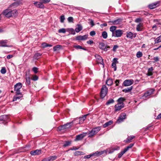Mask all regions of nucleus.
Here are the masks:
<instances>
[{
	"label": "nucleus",
	"mask_w": 161,
	"mask_h": 161,
	"mask_svg": "<svg viewBox=\"0 0 161 161\" xmlns=\"http://www.w3.org/2000/svg\"><path fill=\"white\" fill-rule=\"evenodd\" d=\"M101 130L100 127L95 128L88 133V137H92L97 133Z\"/></svg>",
	"instance_id": "f257e3e1"
},
{
	"label": "nucleus",
	"mask_w": 161,
	"mask_h": 161,
	"mask_svg": "<svg viewBox=\"0 0 161 161\" xmlns=\"http://www.w3.org/2000/svg\"><path fill=\"white\" fill-rule=\"evenodd\" d=\"M108 89L105 85L102 86L101 91V97L103 98L106 95L108 92Z\"/></svg>",
	"instance_id": "f03ea898"
},
{
	"label": "nucleus",
	"mask_w": 161,
	"mask_h": 161,
	"mask_svg": "<svg viewBox=\"0 0 161 161\" xmlns=\"http://www.w3.org/2000/svg\"><path fill=\"white\" fill-rule=\"evenodd\" d=\"M22 87V84L19 82L14 85V91H16V94L17 95L20 94V90Z\"/></svg>",
	"instance_id": "7ed1b4c3"
},
{
	"label": "nucleus",
	"mask_w": 161,
	"mask_h": 161,
	"mask_svg": "<svg viewBox=\"0 0 161 161\" xmlns=\"http://www.w3.org/2000/svg\"><path fill=\"white\" fill-rule=\"evenodd\" d=\"M73 124L72 122L67 123L64 125H62L61 126H59L58 127V130H64L68 129Z\"/></svg>",
	"instance_id": "20e7f679"
},
{
	"label": "nucleus",
	"mask_w": 161,
	"mask_h": 161,
	"mask_svg": "<svg viewBox=\"0 0 161 161\" xmlns=\"http://www.w3.org/2000/svg\"><path fill=\"white\" fill-rule=\"evenodd\" d=\"M9 120L8 117L6 115H4L0 116V124H5L6 121Z\"/></svg>",
	"instance_id": "39448f33"
},
{
	"label": "nucleus",
	"mask_w": 161,
	"mask_h": 161,
	"mask_svg": "<svg viewBox=\"0 0 161 161\" xmlns=\"http://www.w3.org/2000/svg\"><path fill=\"white\" fill-rule=\"evenodd\" d=\"M123 33L122 30H116L115 31V33L112 34V36L115 37H120L121 36Z\"/></svg>",
	"instance_id": "423d86ee"
},
{
	"label": "nucleus",
	"mask_w": 161,
	"mask_h": 161,
	"mask_svg": "<svg viewBox=\"0 0 161 161\" xmlns=\"http://www.w3.org/2000/svg\"><path fill=\"white\" fill-rule=\"evenodd\" d=\"M134 82L133 80L132 79L126 80L124 81L123 85L125 86H130Z\"/></svg>",
	"instance_id": "0eeeda50"
},
{
	"label": "nucleus",
	"mask_w": 161,
	"mask_h": 161,
	"mask_svg": "<svg viewBox=\"0 0 161 161\" xmlns=\"http://www.w3.org/2000/svg\"><path fill=\"white\" fill-rule=\"evenodd\" d=\"M154 91V90L153 89L149 90L148 91L144 93V95L142 96L144 100H146L145 98H146L152 94Z\"/></svg>",
	"instance_id": "6e6552de"
},
{
	"label": "nucleus",
	"mask_w": 161,
	"mask_h": 161,
	"mask_svg": "<svg viewBox=\"0 0 161 161\" xmlns=\"http://www.w3.org/2000/svg\"><path fill=\"white\" fill-rule=\"evenodd\" d=\"M95 57L96 58V61L97 62V63L98 64H102L103 66H104L103 59L102 58V57L97 54L95 55Z\"/></svg>",
	"instance_id": "1a4fd4ad"
},
{
	"label": "nucleus",
	"mask_w": 161,
	"mask_h": 161,
	"mask_svg": "<svg viewBox=\"0 0 161 161\" xmlns=\"http://www.w3.org/2000/svg\"><path fill=\"white\" fill-rule=\"evenodd\" d=\"M124 106V103H118L115 105V111H118L120 110L121 108H123Z\"/></svg>",
	"instance_id": "9d476101"
},
{
	"label": "nucleus",
	"mask_w": 161,
	"mask_h": 161,
	"mask_svg": "<svg viewBox=\"0 0 161 161\" xmlns=\"http://www.w3.org/2000/svg\"><path fill=\"white\" fill-rule=\"evenodd\" d=\"M126 114L125 113H122L121 114L119 119H118L117 121V122L118 123H119L122 122L124 119H125L126 118Z\"/></svg>",
	"instance_id": "9b49d317"
},
{
	"label": "nucleus",
	"mask_w": 161,
	"mask_h": 161,
	"mask_svg": "<svg viewBox=\"0 0 161 161\" xmlns=\"http://www.w3.org/2000/svg\"><path fill=\"white\" fill-rule=\"evenodd\" d=\"M11 11V9L9 8H8L5 10L3 12V14L6 17H10L11 14H10V12Z\"/></svg>",
	"instance_id": "f8f14e48"
},
{
	"label": "nucleus",
	"mask_w": 161,
	"mask_h": 161,
	"mask_svg": "<svg viewBox=\"0 0 161 161\" xmlns=\"http://www.w3.org/2000/svg\"><path fill=\"white\" fill-rule=\"evenodd\" d=\"M87 133H85L78 135L76 136L75 141H79L82 139L86 135Z\"/></svg>",
	"instance_id": "ddd939ff"
},
{
	"label": "nucleus",
	"mask_w": 161,
	"mask_h": 161,
	"mask_svg": "<svg viewBox=\"0 0 161 161\" xmlns=\"http://www.w3.org/2000/svg\"><path fill=\"white\" fill-rule=\"evenodd\" d=\"M118 58H114L113 59V62L112 64V67L113 68H114V70L116 71V63H118L117 61Z\"/></svg>",
	"instance_id": "4468645a"
},
{
	"label": "nucleus",
	"mask_w": 161,
	"mask_h": 161,
	"mask_svg": "<svg viewBox=\"0 0 161 161\" xmlns=\"http://www.w3.org/2000/svg\"><path fill=\"white\" fill-rule=\"evenodd\" d=\"M121 20L120 19H119L109 21L108 23H112V24L113 25H118L120 24L121 23Z\"/></svg>",
	"instance_id": "2eb2a0df"
},
{
	"label": "nucleus",
	"mask_w": 161,
	"mask_h": 161,
	"mask_svg": "<svg viewBox=\"0 0 161 161\" xmlns=\"http://www.w3.org/2000/svg\"><path fill=\"white\" fill-rule=\"evenodd\" d=\"M158 4L159 2H157L149 4L148 7L149 8L153 9L158 6Z\"/></svg>",
	"instance_id": "dca6fc26"
},
{
	"label": "nucleus",
	"mask_w": 161,
	"mask_h": 161,
	"mask_svg": "<svg viewBox=\"0 0 161 161\" xmlns=\"http://www.w3.org/2000/svg\"><path fill=\"white\" fill-rule=\"evenodd\" d=\"M7 40H2L0 41V46L3 47H8L7 45Z\"/></svg>",
	"instance_id": "f3484780"
},
{
	"label": "nucleus",
	"mask_w": 161,
	"mask_h": 161,
	"mask_svg": "<svg viewBox=\"0 0 161 161\" xmlns=\"http://www.w3.org/2000/svg\"><path fill=\"white\" fill-rule=\"evenodd\" d=\"M88 36L85 35L83 36H79L77 37L76 39L78 40H84L87 39Z\"/></svg>",
	"instance_id": "a211bd4d"
},
{
	"label": "nucleus",
	"mask_w": 161,
	"mask_h": 161,
	"mask_svg": "<svg viewBox=\"0 0 161 161\" xmlns=\"http://www.w3.org/2000/svg\"><path fill=\"white\" fill-rule=\"evenodd\" d=\"M41 153V150H36L33 151H32L31 152V154L32 155H39Z\"/></svg>",
	"instance_id": "6ab92c4d"
},
{
	"label": "nucleus",
	"mask_w": 161,
	"mask_h": 161,
	"mask_svg": "<svg viewBox=\"0 0 161 161\" xmlns=\"http://www.w3.org/2000/svg\"><path fill=\"white\" fill-rule=\"evenodd\" d=\"M135 136H128L126 140L124 141V142L126 143H130L132 141V140L133 139Z\"/></svg>",
	"instance_id": "aec40b11"
},
{
	"label": "nucleus",
	"mask_w": 161,
	"mask_h": 161,
	"mask_svg": "<svg viewBox=\"0 0 161 161\" xmlns=\"http://www.w3.org/2000/svg\"><path fill=\"white\" fill-rule=\"evenodd\" d=\"M34 4L36 6L41 8H43L44 7L43 4L41 2H36L34 3Z\"/></svg>",
	"instance_id": "412c9836"
},
{
	"label": "nucleus",
	"mask_w": 161,
	"mask_h": 161,
	"mask_svg": "<svg viewBox=\"0 0 161 161\" xmlns=\"http://www.w3.org/2000/svg\"><path fill=\"white\" fill-rule=\"evenodd\" d=\"M18 12L16 10L14 9L12 10L11 9V11L10 12V14H11L10 17L14 16L17 14Z\"/></svg>",
	"instance_id": "4be33fe9"
},
{
	"label": "nucleus",
	"mask_w": 161,
	"mask_h": 161,
	"mask_svg": "<svg viewBox=\"0 0 161 161\" xmlns=\"http://www.w3.org/2000/svg\"><path fill=\"white\" fill-rule=\"evenodd\" d=\"M84 121L82 120H81L80 118L79 119L77 118L75 120L72 121V123H73L75 124H77L78 123L79 124H81Z\"/></svg>",
	"instance_id": "5701e85b"
},
{
	"label": "nucleus",
	"mask_w": 161,
	"mask_h": 161,
	"mask_svg": "<svg viewBox=\"0 0 161 161\" xmlns=\"http://www.w3.org/2000/svg\"><path fill=\"white\" fill-rule=\"evenodd\" d=\"M22 97V95H21V93H20V94L17 95V94H16V95L14 96V97L13 101H16L18 99H20V98L21 97Z\"/></svg>",
	"instance_id": "b1692460"
},
{
	"label": "nucleus",
	"mask_w": 161,
	"mask_h": 161,
	"mask_svg": "<svg viewBox=\"0 0 161 161\" xmlns=\"http://www.w3.org/2000/svg\"><path fill=\"white\" fill-rule=\"evenodd\" d=\"M143 24L141 23H139L137 25L136 27V30L137 31H142V30Z\"/></svg>",
	"instance_id": "393cba45"
},
{
	"label": "nucleus",
	"mask_w": 161,
	"mask_h": 161,
	"mask_svg": "<svg viewBox=\"0 0 161 161\" xmlns=\"http://www.w3.org/2000/svg\"><path fill=\"white\" fill-rule=\"evenodd\" d=\"M104 153V151H102L101 152L97 151L95 153H92V155L93 156H98L103 154Z\"/></svg>",
	"instance_id": "a878e982"
},
{
	"label": "nucleus",
	"mask_w": 161,
	"mask_h": 161,
	"mask_svg": "<svg viewBox=\"0 0 161 161\" xmlns=\"http://www.w3.org/2000/svg\"><path fill=\"white\" fill-rule=\"evenodd\" d=\"M132 89V86H131L129 87H127L123 89L122 91L125 93H127L130 92Z\"/></svg>",
	"instance_id": "bb28decb"
},
{
	"label": "nucleus",
	"mask_w": 161,
	"mask_h": 161,
	"mask_svg": "<svg viewBox=\"0 0 161 161\" xmlns=\"http://www.w3.org/2000/svg\"><path fill=\"white\" fill-rule=\"evenodd\" d=\"M106 83L108 86L112 85L113 83V80L110 78L106 80Z\"/></svg>",
	"instance_id": "cd10ccee"
},
{
	"label": "nucleus",
	"mask_w": 161,
	"mask_h": 161,
	"mask_svg": "<svg viewBox=\"0 0 161 161\" xmlns=\"http://www.w3.org/2000/svg\"><path fill=\"white\" fill-rule=\"evenodd\" d=\"M82 29V26L80 25H77V27L76 28L75 30L76 32H79L81 31Z\"/></svg>",
	"instance_id": "c85d7f7f"
},
{
	"label": "nucleus",
	"mask_w": 161,
	"mask_h": 161,
	"mask_svg": "<svg viewBox=\"0 0 161 161\" xmlns=\"http://www.w3.org/2000/svg\"><path fill=\"white\" fill-rule=\"evenodd\" d=\"M153 70V67L149 68L148 70V72L147 74V75L148 76L152 75L153 74V72H152Z\"/></svg>",
	"instance_id": "c756f323"
},
{
	"label": "nucleus",
	"mask_w": 161,
	"mask_h": 161,
	"mask_svg": "<svg viewBox=\"0 0 161 161\" xmlns=\"http://www.w3.org/2000/svg\"><path fill=\"white\" fill-rule=\"evenodd\" d=\"M113 122L112 120H110L108 122H107L105 123L103 125L104 128H106L107 126L110 125L112 124Z\"/></svg>",
	"instance_id": "7c9ffc66"
},
{
	"label": "nucleus",
	"mask_w": 161,
	"mask_h": 161,
	"mask_svg": "<svg viewBox=\"0 0 161 161\" xmlns=\"http://www.w3.org/2000/svg\"><path fill=\"white\" fill-rule=\"evenodd\" d=\"M117 27L115 26H112L110 28V31L112 32V34L115 33V31H116Z\"/></svg>",
	"instance_id": "2f4dec72"
},
{
	"label": "nucleus",
	"mask_w": 161,
	"mask_h": 161,
	"mask_svg": "<svg viewBox=\"0 0 161 161\" xmlns=\"http://www.w3.org/2000/svg\"><path fill=\"white\" fill-rule=\"evenodd\" d=\"M155 43H158L161 42V35L158 37L154 40Z\"/></svg>",
	"instance_id": "473e14b6"
},
{
	"label": "nucleus",
	"mask_w": 161,
	"mask_h": 161,
	"mask_svg": "<svg viewBox=\"0 0 161 161\" xmlns=\"http://www.w3.org/2000/svg\"><path fill=\"white\" fill-rule=\"evenodd\" d=\"M19 3L18 2H15L12 4L10 6V7H15L19 5Z\"/></svg>",
	"instance_id": "72a5a7b5"
},
{
	"label": "nucleus",
	"mask_w": 161,
	"mask_h": 161,
	"mask_svg": "<svg viewBox=\"0 0 161 161\" xmlns=\"http://www.w3.org/2000/svg\"><path fill=\"white\" fill-rule=\"evenodd\" d=\"M125 100V99L124 98L121 97L118 99L117 102L118 103H123V102Z\"/></svg>",
	"instance_id": "f704fd0d"
},
{
	"label": "nucleus",
	"mask_w": 161,
	"mask_h": 161,
	"mask_svg": "<svg viewBox=\"0 0 161 161\" xmlns=\"http://www.w3.org/2000/svg\"><path fill=\"white\" fill-rule=\"evenodd\" d=\"M41 55L42 54L39 53H36L35 54L34 58L36 59H38L40 57Z\"/></svg>",
	"instance_id": "c9c22d12"
},
{
	"label": "nucleus",
	"mask_w": 161,
	"mask_h": 161,
	"mask_svg": "<svg viewBox=\"0 0 161 161\" xmlns=\"http://www.w3.org/2000/svg\"><path fill=\"white\" fill-rule=\"evenodd\" d=\"M134 144L133 143H131L128 146L125 148L124 150L126 152H127L130 148H131L134 146Z\"/></svg>",
	"instance_id": "e433bc0d"
},
{
	"label": "nucleus",
	"mask_w": 161,
	"mask_h": 161,
	"mask_svg": "<svg viewBox=\"0 0 161 161\" xmlns=\"http://www.w3.org/2000/svg\"><path fill=\"white\" fill-rule=\"evenodd\" d=\"M102 36L104 39H106L108 37V34L105 31H103L102 33Z\"/></svg>",
	"instance_id": "4c0bfd02"
},
{
	"label": "nucleus",
	"mask_w": 161,
	"mask_h": 161,
	"mask_svg": "<svg viewBox=\"0 0 161 161\" xmlns=\"http://www.w3.org/2000/svg\"><path fill=\"white\" fill-rule=\"evenodd\" d=\"M105 46L104 43L100 42L99 43V48L102 50H103Z\"/></svg>",
	"instance_id": "58836bf2"
},
{
	"label": "nucleus",
	"mask_w": 161,
	"mask_h": 161,
	"mask_svg": "<svg viewBox=\"0 0 161 161\" xmlns=\"http://www.w3.org/2000/svg\"><path fill=\"white\" fill-rule=\"evenodd\" d=\"M133 36V34L130 32L127 33L126 36L128 38H131Z\"/></svg>",
	"instance_id": "ea45409f"
},
{
	"label": "nucleus",
	"mask_w": 161,
	"mask_h": 161,
	"mask_svg": "<svg viewBox=\"0 0 161 161\" xmlns=\"http://www.w3.org/2000/svg\"><path fill=\"white\" fill-rule=\"evenodd\" d=\"M114 102V101L113 99H109L106 103L107 105H108L110 104L113 103Z\"/></svg>",
	"instance_id": "a19ab883"
},
{
	"label": "nucleus",
	"mask_w": 161,
	"mask_h": 161,
	"mask_svg": "<svg viewBox=\"0 0 161 161\" xmlns=\"http://www.w3.org/2000/svg\"><path fill=\"white\" fill-rule=\"evenodd\" d=\"M126 152L124 149V150L121 151L118 155V157L120 158Z\"/></svg>",
	"instance_id": "79ce46f5"
},
{
	"label": "nucleus",
	"mask_w": 161,
	"mask_h": 161,
	"mask_svg": "<svg viewBox=\"0 0 161 161\" xmlns=\"http://www.w3.org/2000/svg\"><path fill=\"white\" fill-rule=\"evenodd\" d=\"M84 153L80 151H78L75 152V155H79L84 154Z\"/></svg>",
	"instance_id": "37998d69"
},
{
	"label": "nucleus",
	"mask_w": 161,
	"mask_h": 161,
	"mask_svg": "<svg viewBox=\"0 0 161 161\" xmlns=\"http://www.w3.org/2000/svg\"><path fill=\"white\" fill-rule=\"evenodd\" d=\"M26 80V83L28 85H30V78L29 77V76H26L25 77Z\"/></svg>",
	"instance_id": "c03bdc74"
},
{
	"label": "nucleus",
	"mask_w": 161,
	"mask_h": 161,
	"mask_svg": "<svg viewBox=\"0 0 161 161\" xmlns=\"http://www.w3.org/2000/svg\"><path fill=\"white\" fill-rule=\"evenodd\" d=\"M50 161H53L57 158V157L56 156H53L48 157Z\"/></svg>",
	"instance_id": "a18cd8bd"
},
{
	"label": "nucleus",
	"mask_w": 161,
	"mask_h": 161,
	"mask_svg": "<svg viewBox=\"0 0 161 161\" xmlns=\"http://www.w3.org/2000/svg\"><path fill=\"white\" fill-rule=\"evenodd\" d=\"M61 47V46L60 45H57L56 46H55L54 47H53V51H57L58 49V48H60Z\"/></svg>",
	"instance_id": "49530a36"
},
{
	"label": "nucleus",
	"mask_w": 161,
	"mask_h": 161,
	"mask_svg": "<svg viewBox=\"0 0 161 161\" xmlns=\"http://www.w3.org/2000/svg\"><path fill=\"white\" fill-rule=\"evenodd\" d=\"M136 55L138 58H140L142 56V54L141 52L139 51L137 52Z\"/></svg>",
	"instance_id": "de8ad7c7"
},
{
	"label": "nucleus",
	"mask_w": 161,
	"mask_h": 161,
	"mask_svg": "<svg viewBox=\"0 0 161 161\" xmlns=\"http://www.w3.org/2000/svg\"><path fill=\"white\" fill-rule=\"evenodd\" d=\"M6 69L4 67H3L2 68L1 70V72L2 74H4L6 73Z\"/></svg>",
	"instance_id": "09e8293b"
},
{
	"label": "nucleus",
	"mask_w": 161,
	"mask_h": 161,
	"mask_svg": "<svg viewBox=\"0 0 161 161\" xmlns=\"http://www.w3.org/2000/svg\"><path fill=\"white\" fill-rule=\"evenodd\" d=\"M58 32L59 33H65L66 32V30L64 28H62L59 29Z\"/></svg>",
	"instance_id": "8fccbe9b"
},
{
	"label": "nucleus",
	"mask_w": 161,
	"mask_h": 161,
	"mask_svg": "<svg viewBox=\"0 0 161 161\" xmlns=\"http://www.w3.org/2000/svg\"><path fill=\"white\" fill-rule=\"evenodd\" d=\"M65 17L64 15H62L60 16V20L61 23H63L64 22V21L65 20Z\"/></svg>",
	"instance_id": "3c124183"
},
{
	"label": "nucleus",
	"mask_w": 161,
	"mask_h": 161,
	"mask_svg": "<svg viewBox=\"0 0 161 161\" xmlns=\"http://www.w3.org/2000/svg\"><path fill=\"white\" fill-rule=\"evenodd\" d=\"M74 47L77 49H82L84 50H86V49L85 48H83L81 46H79V45L75 46H74Z\"/></svg>",
	"instance_id": "603ef678"
},
{
	"label": "nucleus",
	"mask_w": 161,
	"mask_h": 161,
	"mask_svg": "<svg viewBox=\"0 0 161 161\" xmlns=\"http://www.w3.org/2000/svg\"><path fill=\"white\" fill-rule=\"evenodd\" d=\"M71 144V142H66L65 143L64 145L63 146L64 147H66L69 146Z\"/></svg>",
	"instance_id": "864d4df0"
},
{
	"label": "nucleus",
	"mask_w": 161,
	"mask_h": 161,
	"mask_svg": "<svg viewBox=\"0 0 161 161\" xmlns=\"http://www.w3.org/2000/svg\"><path fill=\"white\" fill-rule=\"evenodd\" d=\"M119 47V46L117 45H114L113 49V51L114 52L116 51V49Z\"/></svg>",
	"instance_id": "5fc2aeb1"
},
{
	"label": "nucleus",
	"mask_w": 161,
	"mask_h": 161,
	"mask_svg": "<svg viewBox=\"0 0 161 161\" xmlns=\"http://www.w3.org/2000/svg\"><path fill=\"white\" fill-rule=\"evenodd\" d=\"M88 115V114L84 115L83 117H80V119L81 120H82L84 121L85 120L86 116Z\"/></svg>",
	"instance_id": "6e6d98bb"
},
{
	"label": "nucleus",
	"mask_w": 161,
	"mask_h": 161,
	"mask_svg": "<svg viewBox=\"0 0 161 161\" xmlns=\"http://www.w3.org/2000/svg\"><path fill=\"white\" fill-rule=\"evenodd\" d=\"M68 20L69 22H72L73 20V18L72 17H70L68 18Z\"/></svg>",
	"instance_id": "4d7b16f0"
},
{
	"label": "nucleus",
	"mask_w": 161,
	"mask_h": 161,
	"mask_svg": "<svg viewBox=\"0 0 161 161\" xmlns=\"http://www.w3.org/2000/svg\"><path fill=\"white\" fill-rule=\"evenodd\" d=\"M38 68L36 67H34L32 69L33 71L35 73H37V71Z\"/></svg>",
	"instance_id": "13d9d810"
},
{
	"label": "nucleus",
	"mask_w": 161,
	"mask_h": 161,
	"mask_svg": "<svg viewBox=\"0 0 161 161\" xmlns=\"http://www.w3.org/2000/svg\"><path fill=\"white\" fill-rule=\"evenodd\" d=\"M110 48V47L109 46H105V47L103 49L105 51H107L108 50V49H109Z\"/></svg>",
	"instance_id": "bf43d9fd"
},
{
	"label": "nucleus",
	"mask_w": 161,
	"mask_h": 161,
	"mask_svg": "<svg viewBox=\"0 0 161 161\" xmlns=\"http://www.w3.org/2000/svg\"><path fill=\"white\" fill-rule=\"evenodd\" d=\"M90 34L91 36H93L96 34V33L94 31H92L90 32Z\"/></svg>",
	"instance_id": "052dcab7"
},
{
	"label": "nucleus",
	"mask_w": 161,
	"mask_h": 161,
	"mask_svg": "<svg viewBox=\"0 0 161 161\" xmlns=\"http://www.w3.org/2000/svg\"><path fill=\"white\" fill-rule=\"evenodd\" d=\"M38 77L36 75L34 76L33 77V78H32V80L34 81L37 80H38Z\"/></svg>",
	"instance_id": "680f3d73"
},
{
	"label": "nucleus",
	"mask_w": 161,
	"mask_h": 161,
	"mask_svg": "<svg viewBox=\"0 0 161 161\" xmlns=\"http://www.w3.org/2000/svg\"><path fill=\"white\" fill-rule=\"evenodd\" d=\"M92 156H92V154H91L90 155L85 156L84 157V158H90Z\"/></svg>",
	"instance_id": "e2e57ef3"
},
{
	"label": "nucleus",
	"mask_w": 161,
	"mask_h": 161,
	"mask_svg": "<svg viewBox=\"0 0 161 161\" xmlns=\"http://www.w3.org/2000/svg\"><path fill=\"white\" fill-rule=\"evenodd\" d=\"M41 1L43 3H46L50 2V0H41Z\"/></svg>",
	"instance_id": "0e129e2a"
},
{
	"label": "nucleus",
	"mask_w": 161,
	"mask_h": 161,
	"mask_svg": "<svg viewBox=\"0 0 161 161\" xmlns=\"http://www.w3.org/2000/svg\"><path fill=\"white\" fill-rule=\"evenodd\" d=\"M153 59L154 60L155 62H157L159 60V58L158 57H155L153 58Z\"/></svg>",
	"instance_id": "69168bd1"
},
{
	"label": "nucleus",
	"mask_w": 161,
	"mask_h": 161,
	"mask_svg": "<svg viewBox=\"0 0 161 161\" xmlns=\"http://www.w3.org/2000/svg\"><path fill=\"white\" fill-rule=\"evenodd\" d=\"M47 44L46 43L44 42L42 44V47H43L45 48L47 47Z\"/></svg>",
	"instance_id": "338daca9"
},
{
	"label": "nucleus",
	"mask_w": 161,
	"mask_h": 161,
	"mask_svg": "<svg viewBox=\"0 0 161 161\" xmlns=\"http://www.w3.org/2000/svg\"><path fill=\"white\" fill-rule=\"evenodd\" d=\"M42 161H50V160L49 157H48L42 159Z\"/></svg>",
	"instance_id": "774afa93"
}]
</instances>
